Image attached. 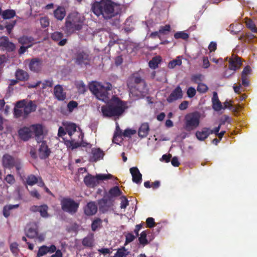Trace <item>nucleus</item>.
Here are the masks:
<instances>
[{"label":"nucleus","mask_w":257,"mask_h":257,"mask_svg":"<svg viewBox=\"0 0 257 257\" xmlns=\"http://www.w3.org/2000/svg\"><path fill=\"white\" fill-rule=\"evenodd\" d=\"M130 172L132 176V181L137 184H140L142 181V175L138 167H131L130 169Z\"/></svg>","instance_id":"18"},{"label":"nucleus","mask_w":257,"mask_h":257,"mask_svg":"<svg viewBox=\"0 0 257 257\" xmlns=\"http://www.w3.org/2000/svg\"><path fill=\"white\" fill-rule=\"evenodd\" d=\"M161 60L162 58L159 55L154 57L152 60L149 61V66L152 69H156L158 67L159 63L161 62Z\"/></svg>","instance_id":"36"},{"label":"nucleus","mask_w":257,"mask_h":257,"mask_svg":"<svg viewBox=\"0 0 257 257\" xmlns=\"http://www.w3.org/2000/svg\"><path fill=\"white\" fill-rule=\"evenodd\" d=\"M182 90L180 86H177L167 97V101L168 102H172L174 101L177 100V99L182 98Z\"/></svg>","instance_id":"13"},{"label":"nucleus","mask_w":257,"mask_h":257,"mask_svg":"<svg viewBox=\"0 0 257 257\" xmlns=\"http://www.w3.org/2000/svg\"><path fill=\"white\" fill-rule=\"evenodd\" d=\"M37 181L38 177H37L36 176L34 175H30L27 176L26 183L27 185L32 186V185L36 184Z\"/></svg>","instance_id":"43"},{"label":"nucleus","mask_w":257,"mask_h":257,"mask_svg":"<svg viewBox=\"0 0 257 257\" xmlns=\"http://www.w3.org/2000/svg\"><path fill=\"white\" fill-rule=\"evenodd\" d=\"M48 206L47 205H45L44 204V205H40V210L39 213L40 214V215L44 218H47L49 217V214L48 212Z\"/></svg>","instance_id":"45"},{"label":"nucleus","mask_w":257,"mask_h":257,"mask_svg":"<svg viewBox=\"0 0 257 257\" xmlns=\"http://www.w3.org/2000/svg\"><path fill=\"white\" fill-rule=\"evenodd\" d=\"M89 88L92 93H93V94L95 95L98 99L100 85H97L96 83H91V84H90Z\"/></svg>","instance_id":"44"},{"label":"nucleus","mask_w":257,"mask_h":257,"mask_svg":"<svg viewBox=\"0 0 257 257\" xmlns=\"http://www.w3.org/2000/svg\"><path fill=\"white\" fill-rule=\"evenodd\" d=\"M92 156L91 157L90 160L92 162H97L100 159L103 158L104 153L100 149H92L91 150Z\"/></svg>","instance_id":"33"},{"label":"nucleus","mask_w":257,"mask_h":257,"mask_svg":"<svg viewBox=\"0 0 257 257\" xmlns=\"http://www.w3.org/2000/svg\"><path fill=\"white\" fill-rule=\"evenodd\" d=\"M220 121V125H224L225 123H230L231 121V119L230 117V116L228 115H226V114H224V115L222 116L219 120Z\"/></svg>","instance_id":"57"},{"label":"nucleus","mask_w":257,"mask_h":257,"mask_svg":"<svg viewBox=\"0 0 257 257\" xmlns=\"http://www.w3.org/2000/svg\"><path fill=\"white\" fill-rule=\"evenodd\" d=\"M56 249V246L55 245H51L50 246L42 245L41 246L38 252L37 253V257H41L47 254L48 252L53 253L54 252Z\"/></svg>","instance_id":"22"},{"label":"nucleus","mask_w":257,"mask_h":257,"mask_svg":"<svg viewBox=\"0 0 257 257\" xmlns=\"http://www.w3.org/2000/svg\"><path fill=\"white\" fill-rule=\"evenodd\" d=\"M174 38L176 39L181 38L183 40H187L189 38V35L185 32H177L174 34Z\"/></svg>","instance_id":"48"},{"label":"nucleus","mask_w":257,"mask_h":257,"mask_svg":"<svg viewBox=\"0 0 257 257\" xmlns=\"http://www.w3.org/2000/svg\"><path fill=\"white\" fill-rule=\"evenodd\" d=\"M246 26L248 29H250L252 32L257 33V27L255 23L251 20H248L246 22Z\"/></svg>","instance_id":"51"},{"label":"nucleus","mask_w":257,"mask_h":257,"mask_svg":"<svg viewBox=\"0 0 257 257\" xmlns=\"http://www.w3.org/2000/svg\"><path fill=\"white\" fill-rule=\"evenodd\" d=\"M53 85V81L52 79H46L43 82V88H46L47 87H52Z\"/></svg>","instance_id":"63"},{"label":"nucleus","mask_w":257,"mask_h":257,"mask_svg":"<svg viewBox=\"0 0 257 257\" xmlns=\"http://www.w3.org/2000/svg\"><path fill=\"white\" fill-rule=\"evenodd\" d=\"M187 95L188 97H194L196 94V90L195 88L192 87V86H190L187 89Z\"/></svg>","instance_id":"59"},{"label":"nucleus","mask_w":257,"mask_h":257,"mask_svg":"<svg viewBox=\"0 0 257 257\" xmlns=\"http://www.w3.org/2000/svg\"><path fill=\"white\" fill-rule=\"evenodd\" d=\"M0 46L3 47L8 51H13L16 48V46L13 42L9 41L8 37H4L0 39Z\"/></svg>","instance_id":"24"},{"label":"nucleus","mask_w":257,"mask_h":257,"mask_svg":"<svg viewBox=\"0 0 257 257\" xmlns=\"http://www.w3.org/2000/svg\"><path fill=\"white\" fill-rule=\"evenodd\" d=\"M125 102L117 98L114 101L102 106L101 111L103 116H116L121 115L125 111Z\"/></svg>","instance_id":"3"},{"label":"nucleus","mask_w":257,"mask_h":257,"mask_svg":"<svg viewBox=\"0 0 257 257\" xmlns=\"http://www.w3.org/2000/svg\"><path fill=\"white\" fill-rule=\"evenodd\" d=\"M64 34L60 32H55L51 35V38L55 41H59L58 45L61 46L65 45L67 42V39H63Z\"/></svg>","instance_id":"26"},{"label":"nucleus","mask_w":257,"mask_h":257,"mask_svg":"<svg viewBox=\"0 0 257 257\" xmlns=\"http://www.w3.org/2000/svg\"><path fill=\"white\" fill-rule=\"evenodd\" d=\"M32 135L34 134L38 143H41L43 139L44 131L43 126L40 123L31 125Z\"/></svg>","instance_id":"10"},{"label":"nucleus","mask_w":257,"mask_h":257,"mask_svg":"<svg viewBox=\"0 0 257 257\" xmlns=\"http://www.w3.org/2000/svg\"><path fill=\"white\" fill-rule=\"evenodd\" d=\"M195 135L199 141H204L210 135V128L203 127L201 131H197Z\"/></svg>","instance_id":"29"},{"label":"nucleus","mask_w":257,"mask_h":257,"mask_svg":"<svg viewBox=\"0 0 257 257\" xmlns=\"http://www.w3.org/2000/svg\"><path fill=\"white\" fill-rule=\"evenodd\" d=\"M181 64V60L178 58L175 60H171L168 63V67L170 69H173V68L176 67V66H180Z\"/></svg>","instance_id":"46"},{"label":"nucleus","mask_w":257,"mask_h":257,"mask_svg":"<svg viewBox=\"0 0 257 257\" xmlns=\"http://www.w3.org/2000/svg\"><path fill=\"white\" fill-rule=\"evenodd\" d=\"M98 99L102 101H107L109 99V93L105 88H103V85H100Z\"/></svg>","instance_id":"34"},{"label":"nucleus","mask_w":257,"mask_h":257,"mask_svg":"<svg viewBox=\"0 0 257 257\" xmlns=\"http://www.w3.org/2000/svg\"><path fill=\"white\" fill-rule=\"evenodd\" d=\"M66 130L70 138L74 136H77L78 138H81L82 140L84 137L82 132H77V125L74 123H68L66 126Z\"/></svg>","instance_id":"11"},{"label":"nucleus","mask_w":257,"mask_h":257,"mask_svg":"<svg viewBox=\"0 0 257 257\" xmlns=\"http://www.w3.org/2000/svg\"><path fill=\"white\" fill-rule=\"evenodd\" d=\"M15 158L9 154H5L3 156V166L8 169H12L14 167Z\"/></svg>","instance_id":"23"},{"label":"nucleus","mask_w":257,"mask_h":257,"mask_svg":"<svg viewBox=\"0 0 257 257\" xmlns=\"http://www.w3.org/2000/svg\"><path fill=\"white\" fill-rule=\"evenodd\" d=\"M208 90V87L206 84L204 83L201 82L199 83V85L197 86V91L200 92V93H205Z\"/></svg>","instance_id":"50"},{"label":"nucleus","mask_w":257,"mask_h":257,"mask_svg":"<svg viewBox=\"0 0 257 257\" xmlns=\"http://www.w3.org/2000/svg\"><path fill=\"white\" fill-rule=\"evenodd\" d=\"M112 204V203L109 197H108L107 198H106V197H103V198L98 200L99 210L103 213L108 211Z\"/></svg>","instance_id":"12"},{"label":"nucleus","mask_w":257,"mask_h":257,"mask_svg":"<svg viewBox=\"0 0 257 257\" xmlns=\"http://www.w3.org/2000/svg\"><path fill=\"white\" fill-rule=\"evenodd\" d=\"M3 19L4 20H9L13 18L16 16V13L14 10H5L1 14Z\"/></svg>","instance_id":"35"},{"label":"nucleus","mask_w":257,"mask_h":257,"mask_svg":"<svg viewBox=\"0 0 257 257\" xmlns=\"http://www.w3.org/2000/svg\"><path fill=\"white\" fill-rule=\"evenodd\" d=\"M113 177L110 174H99L98 175L93 176L88 174L84 178L83 181L85 184L90 188H94L98 184L99 181H103V180L110 179Z\"/></svg>","instance_id":"7"},{"label":"nucleus","mask_w":257,"mask_h":257,"mask_svg":"<svg viewBox=\"0 0 257 257\" xmlns=\"http://www.w3.org/2000/svg\"><path fill=\"white\" fill-rule=\"evenodd\" d=\"M108 193L110 197H118L121 195L122 192L118 186H115L109 189Z\"/></svg>","instance_id":"39"},{"label":"nucleus","mask_w":257,"mask_h":257,"mask_svg":"<svg viewBox=\"0 0 257 257\" xmlns=\"http://www.w3.org/2000/svg\"><path fill=\"white\" fill-rule=\"evenodd\" d=\"M94 239L93 234L85 237L82 240V244L84 246H91L93 245Z\"/></svg>","instance_id":"42"},{"label":"nucleus","mask_w":257,"mask_h":257,"mask_svg":"<svg viewBox=\"0 0 257 257\" xmlns=\"http://www.w3.org/2000/svg\"><path fill=\"white\" fill-rule=\"evenodd\" d=\"M149 131V123L148 122L143 123L138 131L139 136L140 138H146L148 135Z\"/></svg>","instance_id":"31"},{"label":"nucleus","mask_w":257,"mask_h":257,"mask_svg":"<svg viewBox=\"0 0 257 257\" xmlns=\"http://www.w3.org/2000/svg\"><path fill=\"white\" fill-rule=\"evenodd\" d=\"M127 85L131 91H136L140 94L145 93L147 90V85L144 79L137 74H133L130 77Z\"/></svg>","instance_id":"4"},{"label":"nucleus","mask_w":257,"mask_h":257,"mask_svg":"<svg viewBox=\"0 0 257 257\" xmlns=\"http://www.w3.org/2000/svg\"><path fill=\"white\" fill-rule=\"evenodd\" d=\"M103 221L100 218H96L92 221L91 224V228L93 231H95L98 228H101Z\"/></svg>","instance_id":"37"},{"label":"nucleus","mask_w":257,"mask_h":257,"mask_svg":"<svg viewBox=\"0 0 257 257\" xmlns=\"http://www.w3.org/2000/svg\"><path fill=\"white\" fill-rule=\"evenodd\" d=\"M66 15L65 9L63 6H58L54 11V16L57 20H63Z\"/></svg>","instance_id":"32"},{"label":"nucleus","mask_w":257,"mask_h":257,"mask_svg":"<svg viewBox=\"0 0 257 257\" xmlns=\"http://www.w3.org/2000/svg\"><path fill=\"white\" fill-rule=\"evenodd\" d=\"M147 234L146 231L141 232L140 236L139 237V241L140 244L145 246L149 243V242L147 238Z\"/></svg>","instance_id":"41"},{"label":"nucleus","mask_w":257,"mask_h":257,"mask_svg":"<svg viewBox=\"0 0 257 257\" xmlns=\"http://www.w3.org/2000/svg\"><path fill=\"white\" fill-rule=\"evenodd\" d=\"M171 31V26L170 25H166L165 26H161L159 28V33L161 34H168Z\"/></svg>","instance_id":"52"},{"label":"nucleus","mask_w":257,"mask_h":257,"mask_svg":"<svg viewBox=\"0 0 257 257\" xmlns=\"http://www.w3.org/2000/svg\"><path fill=\"white\" fill-rule=\"evenodd\" d=\"M18 41L21 44L27 47V49L31 48L35 43L34 37H31V36H22L18 38Z\"/></svg>","instance_id":"20"},{"label":"nucleus","mask_w":257,"mask_h":257,"mask_svg":"<svg viewBox=\"0 0 257 257\" xmlns=\"http://www.w3.org/2000/svg\"><path fill=\"white\" fill-rule=\"evenodd\" d=\"M137 131L135 130H132V128H126L122 134V136L124 137L131 138L133 135L136 134Z\"/></svg>","instance_id":"54"},{"label":"nucleus","mask_w":257,"mask_h":257,"mask_svg":"<svg viewBox=\"0 0 257 257\" xmlns=\"http://www.w3.org/2000/svg\"><path fill=\"white\" fill-rule=\"evenodd\" d=\"M18 133L21 139L25 141H28L32 136V126H30V127L25 126L24 127L20 128V130H19Z\"/></svg>","instance_id":"21"},{"label":"nucleus","mask_w":257,"mask_h":257,"mask_svg":"<svg viewBox=\"0 0 257 257\" xmlns=\"http://www.w3.org/2000/svg\"><path fill=\"white\" fill-rule=\"evenodd\" d=\"M41 26L43 28L49 27L50 25L49 18L48 17H42L40 19Z\"/></svg>","instance_id":"55"},{"label":"nucleus","mask_w":257,"mask_h":257,"mask_svg":"<svg viewBox=\"0 0 257 257\" xmlns=\"http://www.w3.org/2000/svg\"><path fill=\"white\" fill-rule=\"evenodd\" d=\"M78 103L75 100H70L67 104V109L70 112H72L75 108L77 107Z\"/></svg>","instance_id":"56"},{"label":"nucleus","mask_w":257,"mask_h":257,"mask_svg":"<svg viewBox=\"0 0 257 257\" xmlns=\"http://www.w3.org/2000/svg\"><path fill=\"white\" fill-rule=\"evenodd\" d=\"M61 209L66 212L74 214L78 211L79 203L71 198H63L61 200Z\"/></svg>","instance_id":"8"},{"label":"nucleus","mask_w":257,"mask_h":257,"mask_svg":"<svg viewBox=\"0 0 257 257\" xmlns=\"http://www.w3.org/2000/svg\"><path fill=\"white\" fill-rule=\"evenodd\" d=\"M128 254H129L128 251H127L125 247H122L117 249L113 257H126Z\"/></svg>","instance_id":"40"},{"label":"nucleus","mask_w":257,"mask_h":257,"mask_svg":"<svg viewBox=\"0 0 257 257\" xmlns=\"http://www.w3.org/2000/svg\"><path fill=\"white\" fill-rule=\"evenodd\" d=\"M242 65L241 58L240 57L232 55L231 58H229L228 62V69L232 71L230 74L228 73V70H226L224 73V76L228 78L231 75L234 74L236 70L240 69Z\"/></svg>","instance_id":"9"},{"label":"nucleus","mask_w":257,"mask_h":257,"mask_svg":"<svg viewBox=\"0 0 257 257\" xmlns=\"http://www.w3.org/2000/svg\"><path fill=\"white\" fill-rule=\"evenodd\" d=\"M85 18L79 13L73 12L67 15L63 30L65 34L71 35L77 31H80L84 25Z\"/></svg>","instance_id":"2"},{"label":"nucleus","mask_w":257,"mask_h":257,"mask_svg":"<svg viewBox=\"0 0 257 257\" xmlns=\"http://www.w3.org/2000/svg\"><path fill=\"white\" fill-rule=\"evenodd\" d=\"M121 201L120 203V207L121 209H125L129 204V202L127 200L126 196L121 197Z\"/></svg>","instance_id":"62"},{"label":"nucleus","mask_w":257,"mask_h":257,"mask_svg":"<svg viewBox=\"0 0 257 257\" xmlns=\"http://www.w3.org/2000/svg\"><path fill=\"white\" fill-rule=\"evenodd\" d=\"M5 180L6 182L11 185H13L15 183H16V179L14 176L11 175V174L7 175L5 178Z\"/></svg>","instance_id":"58"},{"label":"nucleus","mask_w":257,"mask_h":257,"mask_svg":"<svg viewBox=\"0 0 257 257\" xmlns=\"http://www.w3.org/2000/svg\"><path fill=\"white\" fill-rule=\"evenodd\" d=\"M77 87L79 90V92H82V93H84L85 91L86 90V88L85 87V84H84L83 82L82 81H81L80 82H79L77 84Z\"/></svg>","instance_id":"64"},{"label":"nucleus","mask_w":257,"mask_h":257,"mask_svg":"<svg viewBox=\"0 0 257 257\" xmlns=\"http://www.w3.org/2000/svg\"><path fill=\"white\" fill-rule=\"evenodd\" d=\"M15 76L18 81H28L29 75L26 71L22 69H18L15 72Z\"/></svg>","instance_id":"30"},{"label":"nucleus","mask_w":257,"mask_h":257,"mask_svg":"<svg viewBox=\"0 0 257 257\" xmlns=\"http://www.w3.org/2000/svg\"><path fill=\"white\" fill-rule=\"evenodd\" d=\"M14 115L16 118H20V117L23 116L24 118V109L21 108H18L15 106L14 109Z\"/></svg>","instance_id":"53"},{"label":"nucleus","mask_w":257,"mask_h":257,"mask_svg":"<svg viewBox=\"0 0 257 257\" xmlns=\"http://www.w3.org/2000/svg\"><path fill=\"white\" fill-rule=\"evenodd\" d=\"M18 207H19V205H5V206L4 207L3 210L4 216L5 217L8 218L11 214L10 210H12L13 209H15V208H18Z\"/></svg>","instance_id":"38"},{"label":"nucleus","mask_w":257,"mask_h":257,"mask_svg":"<svg viewBox=\"0 0 257 257\" xmlns=\"http://www.w3.org/2000/svg\"><path fill=\"white\" fill-rule=\"evenodd\" d=\"M73 60L75 64L81 67L89 66L91 64L92 57L90 52L87 50L79 48L74 53Z\"/></svg>","instance_id":"5"},{"label":"nucleus","mask_w":257,"mask_h":257,"mask_svg":"<svg viewBox=\"0 0 257 257\" xmlns=\"http://www.w3.org/2000/svg\"><path fill=\"white\" fill-rule=\"evenodd\" d=\"M25 231L27 237L35 238L38 235V226L36 223L28 225Z\"/></svg>","instance_id":"19"},{"label":"nucleus","mask_w":257,"mask_h":257,"mask_svg":"<svg viewBox=\"0 0 257 257\" xmlns=\"http://www.w3.org/2000/svg\"><path fill=\"white\" fill-rule=\"evenodd\" d=\"M98 211V206L95 202H89L84 207V212L87 216H92Z\"/></svg>","instance_id":"17"},{"label":"nucleus","mask_w":257,"mask_h":257,"mask_svg":"<svg viewBox=\"0 0 257 257\" xmlns=\"http://www.w3.org/2000/svg\"><path fill=\"white\" fill-rule=\"evenodd\" d=\"M125 243L127 244L129 243V242H133V240H134L136 236L135 235H134L133 233H126L125 235Z\"/></svg>","instance_id":"60"},{"label":"nucleus","mask_w":257,"mask_h":257,"mask_svg":"<svg viewBox=\"0 0 257 257\" xmlns=\"http://www.w3.org/2000/svg\"><path fill=\"white\" fill-rule=\"evenodd\" d=\"M212 108L216 111H220L222 109V105L221 102L219 99L217 93L216 91L213 92L212 97Z\"/></svg>","instance_id":"28"},{"label":"nucleus","mask_w":257,"mask_h":257,"mask_svg":"<svg viewBox=\"0 0 257 257\" xmlns=\"http://www.w3.org/2000/svg\"><path fill=\"white\" fill-rule=\"evenodd\" d=\"M42 144L39 149V157L42 160L48 158L51 154V150L49 149L48 146L46 142L41 141Z\"/></svg>","instance_id":"14"},{"label":"nucleus","mask_w":257,"mask_h":257,"mask_svg":"<svg viewBox=\"0 0 257 257\" xmlns=\"http://www.w3.org/2000/svg\"><path fill=\"white\" fill-rule=\"evenodd\" d=\"M42 60L40 58H32L29 62V69L34 72H38L42 69Z\"/></svg>","instance_id":"16"},{"label":"nucleus","mask_w":257,"mask_h":257,"mask_svg":"<svg viewBox=\"0 0 257 257\" xmlns=\"http://www.w3.org/2000/svg\"><path fill=\"white\" fill-rule=\"evenodd\" d=\"M116 5L111 0L95 1L91 6V11L97 17L102 16L104 20H110L118 14L115 9Z\"/></svg>","instance_id":"1"},{"label":"nucleus","mask_w":257,"mask_h":257,"mask_svg":"<svg viewBox=\"0 0 257 257\" xmlns=\"http://www.w3.org/2000/svg\"><path fill=\"white\" fill-rule=\"evenodd\" d=\"M14 167L16 169L18 175L21 177L22 173L21 172V171L22 170L23 166L21 161H20L19 160L15 159L14 162Z\"/></svg>","instance_id":"47"},{"label":"nucleus","mask_w":257,"mask_h":257,"mask_svg":"<svg viewBox=\"0 0 257 257\" xmlns=\"http://www.w3.org/2000/svg\"><path fill=\"white\" fill-rule=\"evenodd\" d=\"M200 115L198 112H192L185 116L184 128L188 131L197 128L200 123Z\"/></svg>","instance_id":"6"},{"label":"nucleus","mask_w":257,"mask_h":257,"mask_svg":"<svg viewBox=\"0 0 257 257\" xmlns=\"http://www.w3.org/2000/svg\"><path fill=\"white\" fill-rule=\"evenodd\" d=\"M77 136H74L71 138L69 140H64L65 145L67 148H71L72 150L78 148L79 147L81 146V144L80 141H78L76 139Z\"/></svg>","instance_id":"25"},{"label":"nucleus","mask_w":257,"mask_h":257,"mask_svg":"<svg viewBox=\"0 0 257 257\" xmlns=\"http://www.w3.org/2000/svg\"><path fill=\"white\" fill-rule=\"evenodd\" d=\"M36 109L37 105L32 100H30L28 102L25 100V106L24 109V118H27L29 113L36 111Z\"/></svg>","instance_id":"27"},{"label":"nucleus","mask_w":257,"mask_h":257,"mask_svg":"<svg viewBox=\"0 0 257 257\" xmlns=\"http://www.w3.org/2000/svg\"><path fill=\"white\" fill-rule=\"evenodd\" d=\"M147 226L149 228H153L155 225V221L154 218L148 217L146 221Z\"/></svg>","instance_id":"61"},{"label":"nucleus","mask_w":257,"mask_h":257,"mask_svg":"<svg viewBox=\"0 0 257 257\" xmlns=\"http://www.w3.org/2000/svg\"><path fill=\"white\" fill-rule=\"evenodd\" d=\"M54 96L58 100H65L67 97L66 93L64 91V88L61 85L57 84L54 87Z\"/></svg>","instance_id":"15"},{"label":"nucleus","mask_w":257,"mask_h":257,"mask_svg":"<svg viewBox=\"0 0 257 257\" xmlns=\"http://www.w3.org/2000/svg\"><path fill=\"white\" fill-rule=\"evenodd\" d=\"M203 75L201 74H194L191 77V80L193 83H197L199 85L202 81Z\"/></svg>","instance_id":"49"}]
</instances>
